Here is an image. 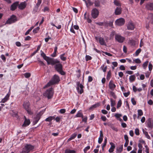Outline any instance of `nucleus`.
Returning a JSON list of instances; mask_svg holds the SVG:
<instances>
[{"label": "nucleus", "instance_id": "obj_43", "mask_svg": "<svg viewBox=\"0 0 153 153\" xmlns=\"http://www.w3.org/2000/svg\"><path fill=\"white\" fill-rule=\"evenodd\" d=\"M40 47H41V45H40L38 46L36 50H35V51H34L32 53V55H34V54H35L37 52V51L39 50L40 48Z\"/></svg>", "mask_w": 153, "mask_h": 153}, {"label": "nucleus", "instance_id": "obj_42", "mask_svg": "<svg viewBox=\"0 0 153 153\" xmlns=\"http://www.w3.org/2000/svg\"><path fill=\"white\" fill-rule=\"evenodd\" d=\"M141 51V50L140 48H139L137 49L135 52V53L136 56H138L139 54L140 53Z\"/></svg>", "mask_w": 153, "mask_h": 153}, {"label": "nucleus", "instance_id": "obj_5", "mask_svg": "<svg viewBox=\"0 0 153 153\" xmlns=\"http://www.w3.org/2000/svg\"><path fill=\"white\" fill-rule=\"evenodd\" d=\"M17 21V18L16 16L14 15H13L7 21L5 24H10L15 22Z\"/></svg>", "mask_w": 153, "mask_h": 153}, {"label": "nucleus", "instance_id": "obj_58", "mask_svg": "<svg viewBox=\"0 0 153 153\" xmlns=\"http://www.w3.org/2000/svg\"><path fill=\"white\" fill-rule=\"evenodd\" d=\"M139 142H140L139 143H141L142 144H143L144 145L146 144V143L145 142V141L144 140H143V139H141V140H140L139 141Z\"/></svg>", "mask_w": 153, "mask_h": 153}, {"label": "nucleus", "instance_id": "obj_38", "mask_svg": "<svg viewBox=\"0 0 153 153\" xmlns=\"http://www.w3.org/2000/svg\"><path fill=\"white\" fill-rule=\"evenodd\" d=\"M65 54V53H63L60 55V58L63 61H65L66 60V57L64 56Z\"/></svg>", "mask_w": 153, "mask_h": 153}, {"label": "nucleus", "instance_id": "obj_23", "mask_svg": "<svg viewBox=\"0 0 153 153\" xmlns=\"http://www.w3.org/2000/svg\"><path fill=\"white\" fill-rule=\"evenodd\" d=\"M147 19L149 20L153 24V13H149L148 14Z\"/></svg>", "mask_w": 153, "mask_h": 153}, {"label": "nucleus", "instance_id": "obj_19", "mask_svg": "<svg viewBox=\"0 0 153 153\" xmlns=\"http://www.w3.org/2000/svg\"><path fill=\"white\" fill-rule=\"evenodd\" d=\"M25 120L23 124L22 125V126L26 127L29 125L30 123V121L29 120L27 119L26 117L25 116Z\"/></svg>", "mask_w": 153, "mask_h": 153}, {"label": "nucleus", "instance_id": "obj_15", "mask_svg": "<svg viewBox=\"0 0 153 153\" xmlns=\"http://www.w3.org/2000/svg\"><path fill=\"white\" fill-rule=\"evenodd\" d=\"M19 1H16L12 4L10 7V9L12 11L14 10L16 8L19 4Z\"/></svg>", "mask_w": 153, "mask_h": 153}, {"label": "nucleus", "instance_id": "obj_22", "mask_svg": "<svg viewBox=\"0 0 153 153\" xmlns=\"http://www.w3.org/2000/svg\"><path fill=\"white\" fill-rule=\"evenodd\" d=\"M135 74H133L129 76V80L130 82H134L136 79Z\"/></svg>", "mask_w": 153, "mask_h": 153}, {"label": "nucleus", "instance_id": "obj_20", "mask_svg": "<svg viewBox=\"0 0 153 153\" xmlns=\"http://www.w3.org/2000/svg\"><path fill=\"white\" fill-rule=\"evenodd\" d=\"M29 106L30 103L29 102H24L23 107L25 110H28V109L30 108Z\"/></svg>", "mask_w": 153, "mask_h": 153}, {"label": "nucleus", "instance_id": "obj_4", "mask_svg": "<svg viewBox=\"0 0 153 153\" xmlns=\"http://www.w3.org/2000/svg\"><path fill=\"white\" fill-rule=\"evenodd\" d=\"M55 64L54 68L55 70L61 75H64L65 74V73L62 70V64L59 63H56Z\"/></svg>", "mask_w": 153, "mask_h": 153}, {"label": "nucleus", "instance_id": "obj_11", "mask_svg": "<svg viewBox=\"0 0 153 153\" xmlns=\"http://www.w3.org/2000/svg\"><path fill=\"white\" fill-rule=\"evenodd\" d=\"M115 39L120 43H122L125 39V38L120 35H116L115 36Z\"/></svg>", "mask_w": 153, "mask_h": 153}, {"label": "nucleus", "instance_id": "obj_47", "mask_svg": "<svg viewBox=\"0 0 153 153\" xmlns=\"http://www.w3.org/2000/svg\"><path fill=\"white\" fill-rule=\"evenodd\" d=\"M122 116V115L120 114H116L114 115V116L116 118L117 120H118L120 117Z\"/></svg>", "mask_w": 153, "mask_h": 153}, {"label": "nucleus", "instance_id": "obj_2", "mask_svg": "<svg viewBox=\"0 0 153 153\" xmlns=\"http://www.w3.org/2000/svg\"><path fill=\"white\" fill-rule=\"evenodd\" d=\"M60 81V79L59 76L55 74L51 80L48 83L47 85V86H49L52 85L57 84Z\"/></svg>", "mask_w": 153, "mask_h": 153}, {"label": "nucleus", "instance_id": "obj_53", "mask_svg": "<svg viewBox=\"0 0 153 153\" xmlns=\"http://www.w3.org/2000/svg\"><path fill=\"white\" fill-rule=\"evenodd\" d=\"M94 50L97 53H100L101 54H102L103 56H105L103 53H105L104 52H103L102 51H98L97 49H96L94 48Z\"/></svg>", "mask_w": 153, "mask_h": 153}, {"label": "nucleus", "instance_id": "obj_21", "mask_svg": "<svg viewBox=\"0 0 153 153\" xmlns=\"http://www.w3.org/2000/svg\"><path fill=\"white\" fill-rule=\"evenodd\" d=\"M122 10L120 7H117L115 10V14L116 15H119L121 13Z\"/></svg>", "mask_w": 153, "mask_h": 153}, {"label": "nucleus", "instance_id": "obj_45", "mask_svg": "<svg viewBox=\"0 0 153 153\" xmlns=\"http://www.w3.org/2000/svg\"><path fill=\"white\" fill-rule=\"evenodd\" d=\"M110 95L112 96L114 99H116L117 97L115 93L113 91H111L110 93Z\"/></svg>", "mask_w": 153, "mask_h": 153}, {"label": "nucleus", "instance_id": "obj_51", "mask_svg": "<svg viewBox=\"0 0 153 153\" xmlns=\"http://www.w3.org/2000/svg\"><path fill=\"white\" fill-rule=\"evenodd\" d=\"M92 59L91 57L89 55H86L85 56V60L86 61L91 60Z\"/></svg>", "mask_w": 153, "mask_h": 153}, {"label": "nucleus", "instance_id": "obj_9", "mask_svg": "<svg viewBox=\"0 0 153 153\" xmlns=\"http://www.w3.org/2000/svg\"><path fill=\"white\" fill-rule=\"evenodd\" d=\"M125 22V19L123 18H120L115 21V24L119 26H122L123 25Z\"/></svg>", "mask_w": 153, "mask_h": 153}, {"label": "nucleus", "instance_id": "obj_36", "mask_svg": "<svg viewBox=\"0 0 153 153\" xmlns=\"http://www.w3.org/2000/svg\"><path fill=\"white\" fill-rule=\"evenodd\" d=\"M122 104V100L121 99L119 100L117 103V108H119L120 107Z\"/></svg>", "mask_w": 153, "mask_h": 153}, {"label": "nucleus", "instance_id": "obj_32", "mask_svg": "<svg viewBox=\"0 0 153 153\" xmlns=\"http://www.w3.org/2000/svg\"><path fill=\"white\" fill-rule=\"evenodd\" d=\"M83 114L81 112V111H79L77 112L75 117H81L83 118Z\"/></svg>", "mask_w": 153, "mask_h": 153}, {"label": "nucleus", "instance_id": "obj_39", "mask_svg": "<svg viewBox=\"0 0 153 153\" xmlns=\"http://www.w3.org/2000/svg\"><path fill=\"white\" fill-rule=\"evenodd\" d=\"M111 102V106H114L115 104V101L114 100L112 99H110Z\"/></svg>", "mask_w": 153, "mask_h": 153}, {"label": "nucleus", "instance_id": "obj_8", "mask_svg": "<svg viewBox=\"0 0 153 153\" xmlns=\"http://www.w3.org/2000/svg\"><path fill=\"white\" fill-rule=\"evenodd\" d=\"M76 85L77 86L76 89L78 92L80 94H82L83 92V86L82 85V84H80V82H76Z\"/></svg>", "mask_w": 153, "mask_h": 153}, {"label": "nucleus", "instance_id": "obj_31", "mask_svg": "<svg viewBox=\"0 0 153 153\" xmlns=\"http://www.w3.org/2000/svg\"><path fill=\"white\" fill-rule=\"evenodd\" d=\"M94 6L96 7H99L101 6L100 1L98 0H95L94 2Z\"/></svg>", "mask_w": 153, "mask_h": 153}, {"label": "nucleus", "instance_id": "obj_24", "mask_svg": "<svg viewBox=\"0 0 153 153\" xmlns=\"http://www.w3.org/2000/svg\"><path fill=\"white\" fill-rule=\"evenodd\" d=\"M10 94H7L5 97L2 100L1 102L3 103L5 102L8 100L10 97Z\"/></svg>", "mask_w": 153, "mask_h": 153}, {"label": "nucleus", "instance_id": "obj_49", "mask_svg": "<svg viewBox=\"0 0 153 153\" xmlns=\"http://www.w3.org/2000/svg\"><path fill=\"white\" fill-rule=\"evenodd\" d=\"M38 61L39 63H40L41 65L44 66L45 65V64L44 62L42 61H41L39 58H38Z\"/></svg>", "mask_w": 153, "mask_h": 153}, {"label": "nucleus", "instance_id": "obj_12", "mask_svg": "<svg viewBox=\"0 0 153 153\" xmlns=\"http://www.w3.org/2000/svg\"><path fill=\"white\" fill-rule=\"evenodd\" d=\"M147 126L151 129L153 128V120L151 118H149L147 121Z\"/></svg>", "mask_w": 153, "mask_h": 153}, {"label": "nucleus", "instance_id": "obj_33", "mask_svg": "<svg viewBox=\"0 0 153 153\" xmlns=\"http://www.w3.org/2000/svg\"><path fill=\"white\" fill-rule=\"evenodd\" d=\"M114 4L117 6H120L121 5V4L120 1L118 0H114Z\"/></svg>", "mask_w": 153, "mask_h": 153}, {"label": "nucleus", "instance_id": "obj_50", "mask_svg": "<svg viewBox=\"0 0 153 153\" xmlns=\"http://www.w3.org/2000/svg\"><path fill=\"white\" fill-rule=\"evenodd\" d=\"M129 43L131 45H135V41L133 40H130L129 41Z\"/></svg>", "mask_w": 153, "mask_h": 153}, {"label": "nucleus", "instance_id": "obj_16", "mask_svg": "<svg viewBox=\"0 0 153 153\" xmlns=\"http://www.w3.org/2000/svg\"><path fill=\"white\" fill-rule=\"evenodd\" d=\"M95 38L96 40L97 41H99L101 45H105V40L103 38L101 37H96Z\"/></svg>", "mask_w": 153, "mask_h": 153}, {"label": "nucleus", "instance_id": "obj_6", "mask_svg": "<svg viewBox=\"0 0 153 153\" xmlns=\"http://www.w3.org/2000/svg\"><path fill=\"white\" fill-rule=\"evenodd\" d=\"M99 11L96 8H93L91 11V15L92 18L95 19L97 18L99 15Z\"/></svg>", "mask_w": 153, "mask_h": 153}, {"label": "nucleus", "instance_id": "obj_7", "mask_svg": "<svg viewBox=\"0 0 153 153\" xmlns=\"http://www.w3.org/2000/svg\"><path fill=\"white\" fill-rule=\"evenodd\" d=\"M43 112H44L42 111H40L37 114L36 116L34 118L33 123L34 125H35L37 123L39 120L40 119L41 116L43 114Z\"/></svg>", "mask_w": 153, "mask_h": 153}, {"label": "nucleus", "instance_id": "obj_3", "mask_svg": "<svg viewBox=\"0 0 153 153\" xmlns=\"http://www.w3.org/2000/svg\"><path fill=\"white\" fill-rule=\"evenodd\" d=\"M53 94V89L52 88H51L47 89L43 94V95L48 99L52 98Z\"/></svg>", "mask_w": 153, "mask_h": 153}, {"label": "nucleus", "instance_id": "obj_60", "mask_svg": "<svg viewBox=\"0 0 153 153\" xmlns=\"http://www.w3.org/2000/svg\"><path fill=\"white\" fill-rule=\"evenodd\" d=\"M120 69L121 70L124 71L125 70V68L124 65H121L120 67Z\"/></svg>", "mask_w": 153, "mask_h": 153}, {"label": "nucleus", "instance_id": "obj_40", "mask_svg": "<svg viewBox=\"0 0 153 153\" xmlns=\"http://www.w3.org/2000/svg\"><path fill=\"white\" fill-rule=\"evenodd\" d=\"M137 112H138V116H141L143 114V111L141 110H140V109L138 110L137 111Z\"/></svg>", "mask_w": 153, "mask_h": 153}, {"label": "nucleus", "instance_id": "obj_28", "mask_svg": "<svg viewBox=\"0 0 153 153\" xmlns=\"http://www.w3.org/2000/svg\"><path fill=\"white\" fill-rule=\"evenodd\" d=\"M142 131L143 134L145 135L146 137L149 139H151V137L148 134V132L146 131H145L144 129H143Z\"/></svg>", "mask_w": 153, "mask_h": 153}, {"label": "nucleus", "instance_id": "obj_1", "mask_svg": "<svg viewBox=\"0 0 153 153\" xmlns=\"http://www.w3.org/2000/svg\"><path fill=\"white\" fill-rule=\"evenodd\" d=\"M41 56L47 61L48 65L51 64L53 65L56 63L59 62V61L57 59H54L53 58L47 56L42 51H41Z\"/></svg>", "mask_w": 153, "mask_h": 153}, {"label": "nucleus", "instance_id": "obj_35", "mask_svg": "<svg viewBox=\"0 0 153 153\" xmlns=\"http://www.w3.org/2000/svg\"><path fill=\"white\" fill-rule=\"evenodd\" d=\"M117 151L119 152H121L123 151V146L122 145L118 147L117 148Z\"/></svg>", "mask_w": 153, "mask_h": 153}, {"label": "nucleus", "instance_id": "obj_57", "mask_svg": "<svg viewBox=\"0 0 153 153\" xmlns=\"http://www.w3.org/2000/svg\"><path fill=\"white\" fill-rule=\"evenodd\" d=\"M42 2V0H38V2L36 4V6L38 7Z\"/></svg>", "mask_w": 153, "mask_h": 153}, {"label": "nucleus", "instance_id": "obj_13", "mask_svg": "<svg viewBox=\"0 0 153 153\" xmlns=\"http://www.w3.org/2000/svg\"><path fill=\"white\" fill-rule=\"evenodd\" d=\"M108 86L109 88L112 90H114L116 87L114 82L112 80L110 81Z\"/></svg>", "mask_w": 153, "mask_h": 153}, {"label": "nucleus", "instance_id": "obj_52", "mask_svg": "<svg viewBox=\"0 0 153 153\" xmlns=\"http://www.w3.org/2000/svg\"><path fill=\"white\" fill-rule=\"evenodd\" d=\"M136 63L139 64L141 62L140 60L139 59H137L134 60L133 61Z\"/></svg>", "mask_w": 153, "mask_h": 153}, {"label": "nucleus", "instance_id": "obj_25", "mask_svg": "<svg viewBox=\"0 0 153 153\" xmlns=\"http://www.w3.org/2000/svg\"><path fill=\"white\" fill-rule=\"evenodd\" d=\"M113 20L110 21L109 22L107 21L106 22V27L109 26L111 27H113Z\"/></svg>", "mask_w": 153, "mask_h": 153}, {"label": "nucleus", "instance_id": "obj_59", "mask_svg": "<svg viewBox=\"0 0 153 153\" xmlns=\"http://www.w3.org/2000/svg\"><path fill=\"white\" fill-rule=\"evenodd\" d=\"M126 73L130 75L132 74L133 73V72L131 71H126Z\"/></svg>", "mask_w": 153, "mask_h": 153}, {"label": "nucleus", "instance_id": "obj_34", "mask_svg": "<svg viewBox=\"0 0 153 153\" xmlns=\"http://www.w3.org/2000/svg\"><path fill=\"white\" fill-rule=\"evenodd\" d=\"M111 71L110 70L108 72V73H107V77H106V79H107V80L108 81L110 79L111 77Z\"/></svg>", "mask_w": 153, "mask_h": 153}, {"label": "nucleus", "instance_id": "obj_56", "mask_svg": "<svg viewBox=\"0 0 153 153\" xmlns=\"http://www.w3.org/2000/svg\"><path fill=\"white\" fill-rule=\"evenodd\" d=\"M152 65L150 63H149V71H151L152 69Z\"/></svg>", "mask_w": 153, "mask_h": 153}, {"label": "nucleus", "instance_id": "obj_26", "mask_svg": "<svg viewBox=\"0 0 153 153\" xmlns=\"http://www.w3.org/2000/svg\"><path fill=\"white\" fill-rule=\"evenodd\" d=\"M100 105L99 103H97L94 105H93L89 108V110H93L94 108H97Z\"/></svg>", "mask_w": 153, "mask_h": 153}, {"label": "nucleus", "instance_id": "obj_46", "mask_svg": "<svg viewBox=\"0 0 153 153\" xmlns=\"http://www.w3.org/2000/svg\"><path fill=\"white\" fill-rule=\"evenodd\" d=\"M12 115L13 117H17L18 114L17 112H14L13 111H12Z\"/></svg>", "mask_w": 153, "mask_h": 153}, {"label": "nucleus", "instance_id": "obj_61", "mask_svg": "<svg viewBox=\"0 0 153 153\" xmlns=\"http://www.w3.org/2000/svg\"><path fill=\"white\" fill-rule=\"evenodd\" d=\"M103 138L99 137L98 138V142L100 144L102 141Z\"/></svg>", "mask_w": 153, "mask_h": 153}, {"label": "nucleus", "instance_id": "obj_48", "mask_svg": "<svg viewBox=\"0 0 153 153\" xmlns=\"http://www.w3.org/2000/svg\"><path fill=\"white\" fill-rule=\"evenodd\" d=\"M65 153H75V151L74 150H66L65 151Z\"/></svg>", "mask_w": 153, "mask_h": 153}, {"label": "nucleus", "instance_id": "obj_37", "mask_svg": "<svg viewBox=\"0 0 153 153\" xmlns=\"http://www.w3.org/2000/svg\"><path fill=\"white\" fill-rule=\"evenodd\" d=\"M148 63L149 61H146L144 63L143 65V67L144 69H145L146 68L148 65Z\"/></svg>", "mask_w": 153, "mask_h": 153}, {"label": "nucleus", "instance_id": "obj_30", "mask_svg": "<svg viewBox=\"0 0 153 153\" xmlns=\"http://www.w3.org/2000/svg\"><path fill=\"white\" fill-rule=\"evenodd\" d=\"M55 117L54 116H50L45 119V121L49 122H51L52 120L54 119Z\"/></svg>", "mask_w": 153, "mask_h": 153}, {"label": "nucleus", "instance_id": "obj_64", "mask_svg": "<svg viewBox=\"0 0 153 153\" xmlns=\"http://www.w3.org/2000/svg\"><path fill=\"white\" fill-rule=\"evenodd\" d=\"M20 153H29V152L24 148H23L22 152Z\"/></svg>", "mask_w": 153, "mask_h": 153}, {"label": "nucleus", "instance_id": "obj_17", "mask_svg": "<svg viewBox=\"0 0 153 153\" xmlns=\"http://www.w3.org/2000/svg\"><path fill=\"white\" fill-rule=\"evenodd\" d=\"M27 4L25 1L21 2L18 5L19 8L21 10H23L26 7Z\"/></svg>", "mask_w": 153, "mask_h": 153}, {"label": "nucleus", "instance_id": "obj_41", "mask_svg": "<svg viewBox=\"0 0 153 153\" xmlns=\"http://www.w3.org/2000/svg\"><path fill=\"white\" fill-rule=\"evenodd\" d=\"M39 27H38L34 29L33 30V32L34 33H36L39 31Z\"/></svg>", "mask_w": 153, "mask_h": 153}, {"label": "nucleus", "instance_id": "obj_54", "mask_svg": "<svg viewBox=\"0 0 153 153\" xmlns=\"http://www.w3.org/2000/svg\"><path fill=\"white\" fill-rule=\"evenodd\" d=\"M135 133L137 135H138L140 134L139 130L138 128H137L135 129Z\"/></svg>", "mask_w": 153, "mask_h": 153}, {"label": "nucleus", "instance_id": "obj_44", "mask_svg": "<svg viewBox=\"0 0 153 153\" xmlns=\"http://www.w3.org/2000/svg\"><path fill=\"white\" fill-rule=\"evenodd\" d=\"M31 75V74L29 73H27L24 74V76L26 78H29Z\"/></svg>", "mask_w": 153, "mask_h": 153}, {"label": "nucleus", "instance_id": "obj_27", "mask_svg": "<svg viewBox=\"0 0 153 153\" xmlns=\"http://www.w3.org/2000/svg\"><path fill=\"white\" fill-rule=\"evenodd\" d=\"M100 105L99 103H97L94 105H93L89 108V110H93L94 108H97Z\"/></svg>", "mask_w": 153, "mask_h": 153}, {"label": "nucleus", "instance_id": "obj_10", "mask_svg": "<svg viewBox=\"0 0 153 153\" xmlns=\"http://www.w3.org/2000/svg\"><path fill=\"white\" fill-rule=\"evenodd\" d=\"M127 27L128 30H133L135 28V26L133 22L130 20L127 25Z\"/></svg>", "mask_w": 153, "mask_h": 153}, {"label": "nucleus", "instance_id": "obj_14", "mask_svg": "<svg viewBox=\"0 0 153 153\" xmlns=\"http://www.w3.org/2000/svg\"><path fill=\"white\" fill-rule=\"evenodd\" d=\"M24 148L29 152L34 148V146L30 144H27Z\"/></svg>", "mask_w": 153, "mask_h": 153}, {"label": "nucleus", "instance_id": "obj_62", "mask_svg": "<svg viewBox=\"0 0 153 153\" xmlns=\"http://www.w3.org/2000/svg\"><path fill=\"white\" fill-rule=\"evenodd\" d=\"M112 64L114 65V67H116L118 65V63L116 62H112Z\"/></svg>", "mask_w": 153, "mask_h": 153}, {"label": "nucleus", "instance_id": "obj_29", "mask_svg": "<svg viewBox=\"0 0 153 153\" xmlns=\"http://www.w3.org/2000/svg\"><path fill=\"white\" fill-rule=\"evenodd\" d=\"M77 135V133H74L71 135V137L69 138L68 140V142H69L71 140L75 138L76 136Z\"/></svg>", "mask_w": 153, "mask_h": 153}, {"label": "nucleus", "instance_id": "obj_55", "mask_svg": "<svg viewBox=\"0 0 153 153\" xmlns=\"http://www.w3.org/2000/svg\"><path fill=\"white\" fill-rule=\"evenodd\" d=\"M131 102L134 105H135L136 104V101H135L134 98H131Z\"/></svg>", "mask_w": 153, "mask_h": 153}, {"label": "nucleus", "instance_id": "obj_18", "mask_svg": "<svg viewBox=\"0 0 153 153\" xmlns=\"http://www.w3.org/2000/svg\"><path fill=\"white\" fill-rule=\"evenodd\" d=\"M146 8L149 10H153V3L149 2L147 3Z\"/></svg>", "mask_w": 153, "mask_h": 153}, {"label": "nucleus", "instance_id": "obj_63", "mask_svg": "<svg viewBox=\"0 0 153 153\" xmlns=\"http://www.w3.org/2000/svg\"><path fill=\"white\" fill-rule=\"evenodd\" d=\"M20 153H29V152L24 148H23L22 152Z\"/></svg>", "mask_w": 153, "mask_h": 153}]
</instances>
